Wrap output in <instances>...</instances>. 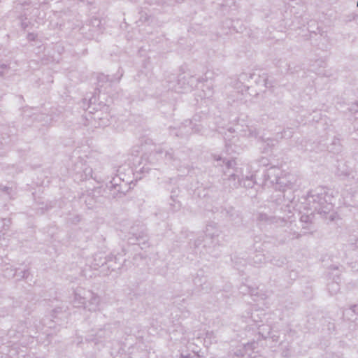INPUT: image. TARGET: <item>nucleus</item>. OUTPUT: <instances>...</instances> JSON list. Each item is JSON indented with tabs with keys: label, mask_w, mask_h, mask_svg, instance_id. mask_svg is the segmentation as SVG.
<instances>
[{
	"label": "nucleus",
	"mask_w": 358,
	"mask_h": 358,
	"mask_svg": "<svg viewBox=\"0 0 358 358\" xmlns=\"http://www.w3.org/2000/svg\"><path fill=\"white\" fill-rule=\"evenodd\" d=\"M357 6H358V2H357Z\"/></svg>",
	"instance_id": "nucleus-1"
}]
</instances>
